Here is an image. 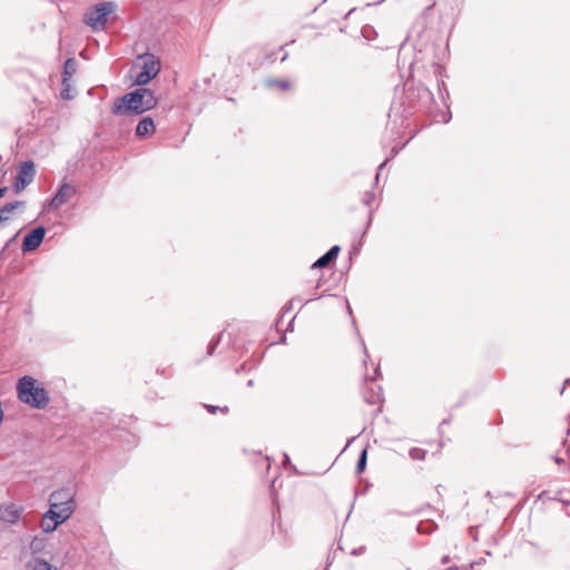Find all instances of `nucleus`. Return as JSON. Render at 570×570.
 Here are the masks:
<instances>
[{"label": "nucleus", "instance_id": "f257e3e1", "mask_svg": "<svg viewBox=\"0 0 570 570\" xmlns=\"http://www.w3.org/2000/svg\"><path fill=\"white\" fill-rule=\"evenodd\" d=\"M157 105L154 92L146 88H138L114 101L112 114L122 116L127 114L140 115Z\"/></svg>", "mask_w": 570, "mask_h": 570}, {"label": "nucleus", "instance_id": "f03ea898", "mask_svg": "<svg viewBox=\"0 0 570 570\" xmlns=\"http://www.w3.org/2000/svg\"><path fill=\"white\" fill-rule=\"evenodd\" d=\"M17 394L19 401L37 410L45 409L50 401L46 389L37 385V380L29 375L19 379Z\"/></svg>", "mask_w": 570, "mask_h": 570}, {"label": "nucleus", "instance_id": "7ed1b4c3", "mask_svg": "<svg viewBox=\"0 0 570 570\" xmlns=\"http://www.w3.org/2000/svg\"><path fill=\"white\" fill-rule=\"evenodd\" d=\"M50 514L61 524L70 518L75 502L67 490L55 491L50 495Z\"/></svg>", "mask_w": 570, "mask_h": 570}, {"label": "nucleus", "instance_id": "20e7f679", "mask_svg": "<svg viewBox=\"0 0 570 570\" xmlns=\"http://www.w3.org/2000/svg\"><path fill=\"white\" fill-rule=\"evenodd\" d=\"M116 9V4L111 1H105L90 8L83 17V21L92 30H104L108 21V16Z\"/></svg>", "mask_w": 570, "mask_h": 570}, {"label": "nucleus", "instance_id": "39448f33", "mask_svg": "<svg viewBox=\"0 0 570 570\" xmlns=\"http://www.w3.org/2000/svg\"><path fill=\"white\" fill-rule=\"evenodd\" d=\"M141 58L144 60L142 68L136 76V83L138 86L148 83L160 71V62L154 55L145 53Z\"/></svg>", "mask_w": 570, "mask_h": 570}, {"label": "nucleus", "instance_id": "423d86ee", "mask_svg": "<svg viewBox=\"0 0 570 570\" xmlns=\"http://www.w3.org/2000/svg\"><path fill=\"white\" fill-rule=\"evenodd\" d=\"M36 175L35 164L31 160L21 163L18 168L13 190L16 194L21 193L29 184L32 183Z\"/></svg>", "mask_w": 570, "mask_h": 570}, {"label": "nucleus", "instance_id": "0eeeda50", "mask_svg": "<svg viewBox=\"0 0 570 570\" xmlns=\"http://www.w3.org/2000/svg\"><path fill=\"white\" fill-rule=\"evenodd\" d=\"M46 235V228L42 226L36 227L29 232L22 242L21 249L23 253L36 250L42 243Z\"/></svg>", "mask_w": 570, "mask_h": 570}, {"label": "nucleus", "instance_id": "6e6552de", "mask_svg": "<svg viewBox=\"0 0 570 570\" xmlns=\"http://www.w3.org/2000/svg\"><path fill=\"white\" fill-rule=\"evenodd\" d=\"M77 189L73 185L62 184L53 198L50 206L52 208H60L62 205L69 203L76 196Z\"/></svg>", "mask_w": 570, "mask_h": 570}, {"label": "nucleus", "instance_id": "1a4fd4ad", "mask_svg": "<svg viewBox=\"0 0 570 570\" xmlns=\"http://www.w3.org/2000/svg\"><path fill=\"white\" fill-rule=\"evenodd\" d=\"M23 508L14 503L2 504L0 505V520L6 523L16 524L20 520Z\"/></svg>", "mask_w": 570, "mask_h": 570}, {"label": "nucleus", "instance_id": "9d476101", "mask_svg": "<svg viewBox=\"0 0 570 570\" xmlns=\"http://www.w3.org/2000/svg\"><path fill=\"white\" fill-rule=\"evenodd\" d=\"M26 203L22 200H14L11 203H7L6 205L0 207V224L10 220L11 214L16 209L23 210Z\"/></svg>", "mask_w": 570, "mask_h": 570}, {"label": "nucleus", "instance_id": "9b49d317", "mask_svg": "<svg viewBox=\"0 0 570 570\" xmlns=\"http://www.w3.org/2000/svg\"><path fill=\"white\" fill-rule=\"evenodd\" d=\"M341 250V247L335 245L331 247L324 255H322L314 264L312 265V268H323L328 266L333 261L336 259L338 253Z\"/></svg>", "mask_w": 570, "mask_h": 570}, {"label": "nucleus", "instance_id": "f8f14e48", "mask_svg": "<svg viewBox=\"0 0 570 570\" xmlns=\"http://www.w3.org/2000/svg\"><path fill=\"white\" fill-rule=\"evenodd\" d=\"M415 96L417 98L419 105L423 108H429L434 101L433 94L423 85L416 87Z\"/></svg>", "mask_w": 570, "mask_h": 570}, {"label": "nucleus", "instance_id": "ddd939ff", "mask_svg": "<svg viewBox=\"0 0 570 570\" xmlns=\"http://www.w3.org/2000/svg\"><path fill=\"white\" fill-rule=\"evenodd\" d=\"M155 130H156V126H155V124H154L153 118H151V117H145V118H142V119L138 122V125H137V127H136V135H137L138 137H141V138H142V137H146V136H148V135L154 134V132H155Z\"/></svg>", "mask_w": 570, "mask_h": 570}, {"label": "nucleus", "instance_id": "4468645a", "mask_svg": "<svg viewBox=\"0 0 570 570\" xmlns=\"http://www.w3.org/2000/svg\"><path fill=\"white\" fill-rule=\"evenodd\" d=\"M60 523L57 521V519L50 514V510H48L41 520V528L43 532L50 533L53 532Z\"/></svg>", "mask_w": 570, "mask_h": 570}, {"label": "nucleus", "instance_id": "2eb2a0df", "mask_svg": "<svg viewBox=\"0 0 570 570\" xmlns=\"http://www.w3.org/2000/svg\"><path fill=\"white\" fill-rule=\"evenodd\" d=\"M76 66H77V63L73 58H68L65 61L63 71H62V85H67V82L70 80V78L75 75Z\"/></svg>", "mask_w": 570, "mask_h": 570}, {"label": "nucleus", "instance_id": "dca6fc26", "mask_svg": "<svg viewBox=\"0 0 570 570\" xmlns=\"http://www.w3.org/2000/svg\"><path fill=\"white\" fill-rule=\"evenodd\" d=\"M553 461L560 465V466H563L564 471H567L569 474H570V454H569V450H566L564 453L561 455V454H556L552 456Z\"/></svg>", "mask_w": 570, "mask_h": 570}, {"label": "nucleus", "instance_id": "f3484780", "mask_svg": "<svg viewBox=\"0 0 570 570\" xmlns=\"http://www.w3.org/2000/svg\"><path fill=\"white\" fill-rule=\"evenodd\" d=\"M29 570H58L57 567L52 566L43 559H35L30 564Z\"/></svg>", "mask_w": 570, "mask_h": 570}, {"label": "nucleus", "instance_id": "a211bd4d", "mask_svg": "<svg viewBox=\"0 0 570 570\" xmlns=\"http://www.w3.org/2000/svg\"><path fill=\"white\" fill-rule=\"evenodd\" d=\"M426 453H428L426 450H423L420 448H412L409 452V455L413 460L423 461V460H425Z\"/></svg>", "mask_w": 570, "mask_h": 570}, {"label": "nucleus", "instance_id": "6ab92c4d", "mask_svg": "<svg viewBox=\"0 0 570 570\" xmlns=\"http://www.w3.org/2000/svg\"><path fill=\"white\" fill-rule=\"evenodd\" d=\"M366 460H367V451L364 449L357 460L356 464V473H362L366 468Z\"/></svg>", "mask_w": 570, "mask_h": 570}, {"label": "nucleus", "instance_id": "aec40b11", "mask_svg": "<svg viewBox=\"0 0 570 570\" xmlns=\"http://www.w3.org/2000/svg\"><path fill=\"white\" fill-rule=\"evenodd\" d=\"M45 547V540L38 537H35L32 541L30 542V549L32 552H39Z\"/></svg>", "mask_w": 570, "mask_h": 570}, {"label": "nucleus", "instance_id": "412c9836", "mask_svg": "<svg viewBox=\"0 0 570 570\" xmlns=\"http://www.w3.org/2000/svg\"><path fill=\"white\" fill-rule=\"evenodd\" d=\"M204 406L212 414H215L217 411H220L224 414H227L229 412L228 406L220 407V406L210 405V404H205Z\"/></svg>", "mask_w": 570, "mask_h": 570}, {"label": "nucleus", "instance_id": "4be33fe9", "mask_svg": "<svg viewBox=\"0 0 570 570\" xmlns=\"http://www.w3.org/2000/svg\"><path fill=\"white\" fill-rule=\"evenodd\" d=\"M268 85L269 86H274V87H277L282 90H286L289 88V82L286 81V80H277V79H273V80H269L268 81Z\"/></svg>", "mask_w": 570, "mask_h": 570}, {"label": "nucleus", "instance_id": "5701e85b", "mask_svg": "<svg viewBox=\"0 0 570 570\" xmlns=\"http://www.w3.org/2000/svg\"><path fill=\"white\" fill-rule=\"evenodd\" d=\"M62 90L60 92L62 99L69 100L72 99L73 96L70 94V82L68 81L67 85H62Z\"/></svg>", "mask_w": 570, "mask_h": 570}, {"label": "nucleus", "instance_id": "b1692460", "mask_svg": "<svg viewBox=\"0 0 570 570\" xmlns=\"http://www.w3.org/2000/svg\"><path fill=\"white\" fill-rule=\"evenodd\" d=\"M220 337H222V333L215 338L209 344H208V347H207V355H213L214 354V351L216 348V346L218 345L219 341H220Z\"/></svg>", "mask_w": 570, "mask_h": 570}, {"label": "nucleus", "instance_id": "393cba45", "mask_svg": "<svg viewBox=\"0 0 570 570\" xmlns=\"http://www.w3.org/2000/svg\"><path fill=\"white\" fill-rule=\"evenodd\" d=\"M375 199V194L373 191H366L362 198V202L366 205V206H370L373 200Z\"/></svg>", "mask_w": 570, "mask_h": 570}, {"label": "nucleus", "instance_id": "a878e982", "mask_svg": "<svg viewBox=\"0 0 570 570\" xmlns=\"http://www.w3.org/2000/svg\"><path fill=\"white\" fill-rule=\"evenodd\" d=\"M389 159H385L380 166H379V169H377V173H376V176H375V181L379 180V177H380V173L381 170L383 169V167L386 165Z\"/></svg>", "mask_w": 570, "mask_h": 570}, {"label": "nucleus", "instance_id": "bb28decb", "mask_svg": "<svg viewBox=\"0 0 570 570\" xmlns=\"http://www.w3.org/2000/svg\"><path fill=\"white\" fill-rule=\"evenodd\" d=\"M417 531L419 532H423V533H426V532H430V530L425 529L423 523H420L419 527H417Z\"/></svg>", "mask_w": 570, "mask_h": 570}, {"label": "nucleus", "instance_id": "cd10ccee", "mask_svg": "<svg viewBox=\"0 0 570 570\" xmlns=\"http://www.w3.org/2000/svg\"><path fill=\"white\" fill-rule=\"evenodd\" d=\"M7 191H8L7 187H0V198H2Z\"/></svg>", "mask_w": 570, "mask_h": 570}, {"label": "nucleus", "instance_id": "c85d7f7f", "mask_svg": "<svg viewBox=\"0 0 570 570\" xmlns=\"http://www.w3.org/2000/svg\"><path fill=\"white\" fill-rule=\"evenodd\" d=\"M449 561H450V557H449V556H444V557L442 558V560H441V562H442L443 564L448 563Z\"/></svg>", "mask_w": 570, "mask_h": 570}, {"label": "nucleus", "instance_id": "c756f323", "mask_svg": "<svg viewBox=\"0 0 570 570\" xmlns=\"http://www.w3.org/2000/svg\"><path fill=\"white\" fill-rule=\"evenodd\" d=\"M434 69H435L434 70L435 73H440L441 67L439 65H434Z\"/></svg>", "mask_w": 570, "mask_h": 570}, {"label": "nucleus", "instance_id": "7c9ffc66", "mask_svg": "<svg viewBox=\"0 0 570 570\" xmlns=\"http://www.w3.org/2000/svg\"><path fill=\"white\" fill-rule=\"evenodd\" d=\"M379 400H380L379 395L376 396V400H368V399H366V401L372 403V404H375Z\"/></svg>", "mask_w": 570, "mask_h": 570}, {"label": "nucleus", "instance_id": "2f4dec72", "mask_svg": "<svg viewBox=\"0 0 570 570\" xmlns=\"http://www.w3.org/2000/svg\"><path fill=\"white\" fill-rule=\"evenodd\" d=\"M289 462V456L287 454H284V463Z\"/></svg>", "mask_w": 570, "mask_h": 570}, {"label": "nucleus", "instance_id": "473e14b6", "mask_svg": "<svg viewBox=\"0 0 570 570\" xmlns=\"http://www.w3.org/2000/svg\"><path fill=\"white\" fill-rule=\"evenodd\" d=\"M362 344H364V342H362ZM363 348H364L365 356L368 358V354H367V350H366L365 345H363Z\"/></svg>", "mask_w": 570, "mask_h": 570}, {"label": "nucleus", "instance_id": "72a5a7b5", "mask_svg": "<svg viewBox=\"0 0 570 570\" xmlns=\"http://www.w3.org/2000/svg\"><path fill=\"white\" fill-rule=\"evenodd\" d=\"M293 303H294V299H292V301L289 302V306H287V307H286V309H287V311L292 308Z\"/></svg>", "mask_w": 570, "mask_h": 570}, {"label": "nucleus", "instance_id": "f704fd0d", "mask_svg": "<svg viewBox=\"0 0 570 570\" xmlns=\"http://www.w3.org/2000/svg\"><path fill=\"white\" fill-rule=\"evenodd\" d=\"M446 570H459V568L456 566H453V567L448 568Z\"/></svg>", "mask_w": 570, "mask_h": 570}, {"label": "nucleus", "instance_id": "c9c22d12", "mask_svg": "<svg viewBox=\"0 0 570 570\" xmlns=\"http://www.w3.org/2000/svg\"><path fill=\"white\" fill-rule=\"evenodd\" d=\"M287 59V53H284V56L281 58V61H285Z\"/></svg>", "mask_w": 570, "mask_h": 570}, {"label": "nucleus", "instance_id": "e433bc0d", "mask_svg": "<svg viewBox=\"0 0 570 570\" xmlns=\"http://www.w3.org/2000/svg\"><path fill=\"white\" fill-rule=\"evenodd\" d=\"M441 86L444 87L445 82H443V81L439 82V88H441Z\"/></svg>", "mask_w": 570, "mask_h": 570}, {"label": "nucleus", "instance_id": "4c0bfd02", "mask_svg": "<svg viewBox=\"0 0 570 570\" xmlns=\"http://www.w3.org/2000/svg\"><path fill=\"white\" fill-rule=\"evenodd\" d=\"M8 246H9V243H6L4 248L2 249V252L0 254H2L4 252V249L8 248Z\"/></svg>", "mask_w": 570, "mask_h": 570}, {"label": "nucleus", "instance_id": "58836bf2", "mask_svg": "<svg viewBox=\"0 0 570 570\" xmlns=\"http://www.w3.org/2000/svg\"><path fill=\"white\" fill-rule=\"evenodd\" d=\"M8 246H9V243H6L4 248L2 249V252L0 254H2L4 252V249L8 248Z\"/></svg>", "mask_w": 570, "mask_h": 570}]
</instances>
